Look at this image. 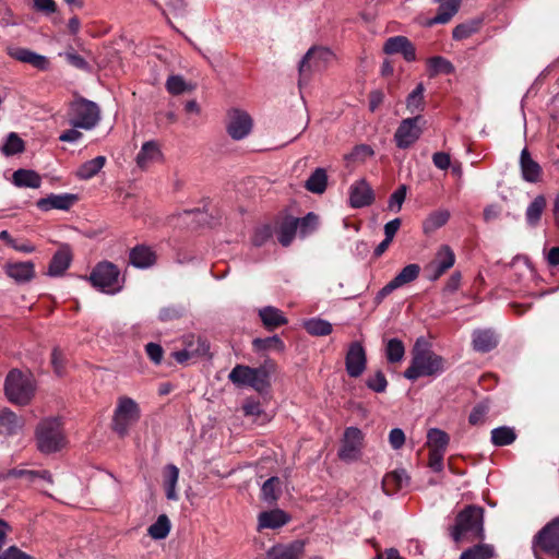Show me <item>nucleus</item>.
<instances>
[{"mask_svg":"<svg viewBox=\"0 0 559 559\" xmlns=\"http://www.w3.org/2000/svg\"><path fill=\"white\" fill-rule=\"evenodd\" d=\"M449 531L455 543L484 538V509L474 504L466 506L457 513Z\"/></svg>","mask_w":559,"mask_h":559,"instance_id":"1","label":"nucleus"},{"mask_svg":"<svg viewBox=\"0 0 559 559\" xmlns=\"http://www.w3.org/2000/svg\"><path fill=\"white\" fill-rule=\"evenodd\" d=\"M35 441L37 450L43 454L62 450L67 444V438L61 418H43L35 428Z\"/></svg>","mask_w":559,"mask_h":559,"instance_id":"2","label":"nucleus"},{"mask_svg":"<svg viewBox=\"0 0 559 559\" xmlns=\"http://www.w3.org/2000/svg\"><path fill=\"white\" fill-rule=\"evenodd\" d=\"M3 389L10 403L26 406L34 399L37 386L31 374H26L19 369H12L5 377Z\"/></svg>","mask_w":559,"mask_h":559,"instance_id":"3","label":"nucleus"},{"mask_svg":"<svg viewBox=\"0 0 559 559\" xmlns=\"http://www.w3.org/2000/svg\"><path fill=\"white\" fill-rule=\"evenodd\" d=\"M98 292L107 295L120 293L124 286L126 278L121 275L119 267L109 261L98 262L88 276H84Z\"/></svg>","mask_w":559,"mask_h":559,"instance_id":"4","label":"nucleus"},{"mask_svg":"<svg viewBox=\"0 0 559 559\" xmlns=\"http://www.w3.org/2000/svg\"><path fill=\"white\" fill-rule=\"evenodd\" d=\"M445 370V360L432 350H419L414 353L409 367L404 371V377L415 381L420 377H437Z\"/></svg>","mask_w":559,"mask_h":559,"instance_id":"5","label":"nucleus"},{"mask_svg":"<svg viewBox=\"0 0 559 559\" xmlns=\"http://www.w3.org/2000/svg\"><path fill=\"white\" fill-rule=\"evenodd\" d=\"M271 369L266 365L251 368L245 365H237L228 374V379L237 386H250L259 393L270 389Z\"/></svg>","mask_w":559,"mask_h":559,"instance_id":"6","label":"nucleus"},{"mask_svg":"<svg viewBox=\"0 0 559 559\" xmlns=\"http://www.w3.org/2000/svg\"><path fill=\"white\" fill-rule=\"evenodd\" d=\"M141 409L139 404L129 396H120L114 411L111 427L119 437H126L130 428L139 421Z\"/></svg>","mask_w":559,"mask_h":559,"instance_id":"7","label":"nucleus"},{"mask_svg":"<svg viewBox=\"0 0 559 559\" xmlns=\"http://www.w3.org/2000/svg\"><path fill=\"white\" fill-rule=\"evenodd\" d=\"M69 117L72 127L92 130L100 120V109L96 103L80 97L70 104Z\"/></svg>","mask_w":559,"mask_h":559,"instance_id":"8","label":"nucleus"},{"mask_svg":"<svg viewBox=\"0 0 559 559\" xmlns=\"http://www.w3.org/2000/svg\"><path fill=\"white\" fill-rule=\"evenodd\" d=\"M170 224L176 228L197 231L205 227H215L219 224V217H215L206 211L189 210L173 216Z\"/></svg>","mask_w":559,"mask_h":559,"instance_id":"9","label":"nucleus"},{"mask_svg":"<svg viewBox=\"0 0 559 559\" xmlns=\"http://www.w3.org/2000/svg\"><path fill=\"white\" fill-rule=\"evenodd\" d=\"M334 55L325 47H312L310 48L304 58L300 60L298 66L299 71V86L308 79L307 72L309 71H321L332 61Z\"/></svg>","mask_w":559,"mask_h":559,"instance_id":"10","label":"nucleus"},{"mask_svg":"<svg viewBox=\"0 0 559 559\" xmlns=\"http://www.w3.org/2000/svg\"><path fill=\"white\" fill-rule=\"evenodd\" d=\"M425 122L421 115L403 119L394 133L396 146L406 150L416 143L423 133Z\"/></svg>","mask_w":559,"mask_h":559,"instance_id":"11","label":"nucleus"},{"mask_svg":"<svg viewBox=\"0 0 559 559\" xmlns=\"http://www.w3.org/2000/svg\"><path fill=\"white\" fill-rule=\"evenodd\" d=\"M227 132L234 140L245 139L252 130L253 121L250 115L241 109L233 108L227 114Z\"/></svg>","mask_w":559,"mask_h":559,"instance_id":"12","label":"nucleus"},{"mask_svg":"<svg viewBox=\"0 0 559 559\" xmlns=\"http://www.w3.org/2000/svg\"><path fill=\"white\" fill-rule=\"evenodd\" d=\"M454 263L455 254L450 247L440 249L435 258L425 266L427 280L430 282L438 281Z\"/></svg>","mask_w":559,"mask_h":559,"instance_id":"13","label":"nucleus"},{"mask_svg":"<svg viewBox=\"0 0 559 559\" xmlns=\"http://www.w3.org/2000/svg\"><path fill=\"white\" fill-rule=\"evenodd\" d=\"M364 435L356 427H348L344 432L342 445L338 450L341 460L352 462L360 456L362 449Z\"/></svg>","mask_w":559,"mask_h":559,"instance_id":"14","label":"nucleus"},{"mask_svg":"<svg viewBox=\"0 0 559 559\" xmlns=\"http://www.w3.org/2000/svg\"><path fill=\"white\" fill-rule=\"evenodd\" d=\"M12 478L23 479L27 485H35L38 481L45 483L49 486L53 485L52 475L49 471L26 469L23 465L0 472V481H5Z\"/></svg>","mask_w":559,"mask_h":559,"instance_id":"15","label":"nucleus"},{"mask_svg":"<svg viewBox=\"0 0 559 559\" xmlns=\"http://www.w3.org/2000/svg\"><path fill=\"white\" fill-rule=\"evenodd\" d=\"M367 367V355L364 346L359 342L349 344L345 356L346 372L352 378L360 377Z\"/></svg>","mask_w":559,"mask_h":559,"instance_id":"16","label":"nucleus"},{"mask_svg":"<svg viewBox=\"0 0 559 559\" xmlns=\"http://www.w3.org/2000/svg\"><path fill=\"white\" fill-rule=\"evenodd\" d=\"M210 350V344L201 336L191 335L186 342V348L175 352L174 358L179 364L188 361L192 357L206 356Z\"/></svg>","mask_w":559,"mask_h":559,"instance_id":"17","label":"nucleus"},{"mask_svg":"<svg viewBox=\"0 0 559 559\" xmlns=\"http://www.w3.org/2000/svg\"><path fill=\"white\" fill-rule=\"evenodd\" d=\"M305 554V542L294 540L289 544L272 546L265 554V559H300Z\"/></svg>","mask_w":559,"mask_h":559,"instance_id":"18","label":"nucleus"},{"mask_svg":"<svg viewBox=\"0 0 559 559\" xmlns=\"http://www.w3.org/2000/svg\"><path fill=\"white\" fill-rule=\"evenodd\" d=\"M8 55L20 62L31 64L41 71L49 68V61L45 56L27 48L10 47L8 48Z\"/></svg>","mask_w":559,"mask_h":559,"instance_id":"19","label":"nucleus"},{"mask_svg":"<svg viewBox=\"0 0 559 559\" xmlns=\"http://www.w3.org/2000/svg\"><path fill=\"white\" fill-rule=\"evenodd\" d=\"M373 201V191L366 180H359L349 188V204L352 207L359 209L371 204Z\"/></svg>","mask_w":559,"mask_h":559,"instance_id":"20","label":"nucleus"},{"mask_svg":"<svg viewBox=\"0 0 559 559\" xmlns=\"http://www.w3.org/2000/svg\"><path fill=\"white\" fill-rule=\"evenodd\" d=\"M72 260V252L68 248L57 250L52 255L45 274L49 277L63 276L66 271L70 267Z\"/></svg>","mask_w":559,"mask_h":559,"instance_id":"21","label":"nucleus"},{"mask_svg":"<svg viewBox=\"0 0 559 559\" xmlns=\"http://www.w3.org/2000/svg\"><path fill=\"white\" fill-rule=\"evenodd\" d=\"M290 520V516L281 509H274L270 511H263L258 516V527L257 530L260 532L264 528L276 530L285 524H287Z\"/></svg>","mask_w":559,"mask_h":559,"instance_id":"22","label":"nucleus"},{"mask_svg":"<svg viewBox=\"0 0 559 559\" xmlns=\"http://www.w3.org/2000/svg\"><path fill=\"white\" fill-rule=\"evenodd\" d=\"M498 336L490 329H478L472 334L473 349L478 353H488L497 347Z\"/></svg>","mask_w":559,"mask_h":559,"instance_id":"23","label":"nucleus"},{"mask_svg":"<svg viewBox=\"0 0 559 559\" xmlns=\"http://www.w3.org/2000/svg\"><path fill=\"white\" fill-rule=\"evenodd\" d=\"M76 201V195L70 193L50 194L47 198L39 199L37 206L41 211H50L52 209L68 211Z\"/></svg>","mask_w":559,"mask_h":559,"instance_id":"24","label":"nucleus"},{"mask_svg":"<svg viewBox=\"0 0 559 559\" xmlns=\"http://www.w3.org/2000/svg\"><path fill=\"white\" fill-rule=\"evenodd\" d=\"M130 264L136 269L152 267L157 261V254L152 247H132L129 252Z\"/></svg>","mask_w":559,"mask_h":559,"instance_id":"25","label":"nucleus"},{"mask_svg":"<svg viewBox=\"0 0 559 559\" xmlns=\"http://www.w3.org/2000/svg\"><path fill=\"white\" fill-rule=\"evenodd\" d=\"M520 167L522 178L526 182L536 183L540 181L542 178V167L537 162H535L527 148H523L520 156Z\"/></svg>","mask_w":559,"mask_h":559,"instance_id":"26","label":"nucleus"},{"mask_svg":"<svg viewBox=\"0 0 559 559\" xmlns=\"http://www.w3.org/2000/svg\"><path fill=\"white\" fill-rule=\"evenodd\" d=\"M162 152L156 141H147L143 143L136 155V164L140 168H146L153 163L162 159Z\"/></svg>","mask_w":559,"mask_h":559,"instance_id":"27","label":"nucleus"},{"mask_svg":"<svg viewBox=\"0 0 559 559\" xmlns=\"http://www.w3.org/2000/svg\"><path fill=\"white\" fill-rule=\"evenodd\" d=\"M435 2L439 3V9L429 25L448 23L457 13L461 4V0H435Z\"/></svg>","mask_w":559,"mask_h":559,"instance_id":"28","label":"nucleus"},{"mask_svg":"<svg viewBox=\"0 0 559 559\" xmlns=\"http://www.w3.org/2000/svg\"><path fill=\"white\" fill-rule=\"evenodd\" d=\"M259 317L267 330H273L287 323V319L280 309L266 306L259 310Z\"/></svg>","mask_w":559,"mask_h":559,"instance_id":"29","label":"nucleus"},{"mask_svg":"<svg viewBox=\"0 0 559 559\" xmlns=\"http://www.w3.org/2000/svg\"><path fill=\"white\" fill-rule=\"evenodd\" d=\"M298 235L297 218L293 216L284 217L277 228V239L281 245H289Z\"/></svg>","mask_w":559,"mask_h":559,"instance_id":"30","label":"nucleus"},{"mask_svg":"<svg viewBox=\"0 0 559 559\" xmlns=\"http://www.w3.org/2000/svg\"><path fill=\"white\" fill-rule=\"evenodd\" d=\"M164 488L168 500H178L176 486L179 478V468L175 464H167L163 469Z\"/></svg>","mask_w":559,"mask_h":559,"instance_id":"31","label":"nucleus"},{"mask_svg":"<svg viewBox=\"0 0 559 559\" xmlns=\"http://www.w3.org/2000/svg\"><path fill=\"white\" fill-rule=\"evenodd\" d=\"M23 426L22 419L12 411L5 408L0 412V433L15 435Z\"/></svg>","mask_w":559,"mask_h":559,"instance_id":"32","label":"nucleus"},{"mask_svg":"<svg viewBox=\"0 0 559 559\" xmlns=\"http://www.w3.org/2000/svg\"><path fill=\"white\" fill-rule=\"evenodd\" d=\"M7 274L16 282H28L34 277V264L32 262H16L7 265Z\"/></svg>","mask_w":559,"mask_h":559,"instance_id":"33","label":"nucleus"},{"mask_svg":"<svg viewBox=\"0 0 559 559\" xmlns=\"http://www.w3.org/2000/svg\"><path fill=\"white\" fill-rule=\"evenodd\" d=\"M12 181L16 187L20 188H39L41 183L40 176L29 169H17L13 173Z\"/></svg>","mask_w":559,"mask_h":559,"instance_id":"34","label":"nucleus"},{"mask_svg":"<svg viewBox=\"0 0 559 559\" xmlns=\"http://www.w3.org/2000/svg\"><path fill=\"white\" fill-rule=\"evenodd\" d=\"M450 218V212L445 209H439L431 212L423 223V230L426 235L435 233L447 224Z\"/></svg>","mask_w":559,"mask_h":559,"instance_id":"35","label":"nucleus"},{"mask_svg":"<svg viewBox=\"0 0 559 559\" xmlns=\"http://www.w3.org/2000/svg\"><path fill=\"white\" fill-rule=\"evenodd\" d=\"M546 198L539 194L528 204L525 211V219L530 226H536L540 222L542 215L546 209Z\"/></svg>","mask_w":559,"mask_h":559,"instance_id":"36","label":"nucleus"},{"mask_svg":"<svg viewBox=\"0 0 559 559\" xmlns=\"http://www.w3.org/2000/svg\"><path fill=\"white\" fill-rule=\"evenodd\" d=\"M106 157L96 156L85 163H83L76 170L75 175L79 179L88 180L96 176L105 166Z\"/></svg>","mask_w":559,"mask_h":559,"instance_id":"37","label":"nucleus"},{"mask_svg":"<svg viewBox=\"0 0 559 559\" xmlns=\"http://www.w3.org/2000/svg\"><path fill=\"white\" fill-rule=\"evenodd\" d=\"M420 273V266L412 263L403 267L390 282L397 289L406 284L414 282Z\"/></svg>","mask_w":559,"mask_h":559,"instance_id":"38","label":"nucleus"},{"mask_svg":"<svg viewBox=\"0 0 559 559\" xmlns=\"http://www.w3.org/2000/svg\"><path fill=\"white\" fill-rule=\"evenodd\" d=\"M328 185V176L323 168H317L307 179L305 187L308 191L321 194L325 191Z\"/></svg>","mask_w":559,"mask_h":559,"instance_id":"39","label":"nucleus"},{"mask_svg":"<svg viewBox=\"0 0 559 559\" xmlns=\"http://www.w3.org/2000/svg\"><path fill=\"white\" fill-rule=\"evenodd\" d=\"M450 442L449 435L439 429V428H430L427 432V445L429 450H438V451H447V448Z\"/></svg>","mask_w":559,"mask_h":559,"instance_id":"40","label":"nucleus"},{"mask_svg":"<svg viewBox=\"0 0 559 559\" xmlns=\"http://www.w3.org/2000/svg\"><path fill=\"white\" fill-rule=\"evenodd\" d=\"M516 439V433L513 428L508 426L497 427L491 430V442L496 447H506L513 443Z\"/></svg>","mask_w":559,"mask_h":559,"instance_id":"41","label":"nucleus"},{"mask_svg":"<svg viewBox=\"0 0 559 559\" xmlns=\"http://www.w3.org/2000/svg\"><path fill=\"white\" fill-rule=\"evenodd\" d=\"M495 557L493 546L479 544L463 551L460 559H495Z\"/></svg>","mask_w":559,"mask_h":559,"instance_id":"42","label":"nucleus"},{"mask_svg":"<svg viewBox=\"0 0 559 559\" xmlns=\"http://www.w3.org/2000/svg\"><path fill=\"white\" fill-rule=\"evenodd\" d=\"M424 93V84L418 83L412 93L406 97V108L411 114L421 112L425 109Z\"/></svg>","mask_w":559,"mask_h":559,"instance_id":"43","label":"nucleus"},{"mask_svg":"<svg viewBox=\"0 0 559 559\" xmlns=\"http://www.w3.org/2000/svg\"><path fill=\"white\" fill-rule=\"evenodd\" d=\"M481 20L475 19L461 23L453 28L452 36L455 40H462L471 37L480 29Z\"/></svg>","mask_w":559,"mask_h":559,"instance_id":"44","label":"nucleus"},{"mask_svg":"<svg viewBox=\"0 0 559 559\" xmlns=\"http://www.w3.org/2000/svg\"><path fill=\"white\" fill-rule=\"evenodd\" d=\"M280 485L281 480L276 476L270 477L267 480H265L261 488L262 500L267 503L275 502L280 497Z\"/></svg>","mask_w":559,"mask_h":559,"instance_id":"45","label":"nucleus"},{"mask_svg":"<svg viewBox=\"0 0 559 559\" xmlns=\"http://www.w3.org/2000/svg\"><path fill=\"white\" fill-rule=\"evenodd\" d=\"M306 331L314 336H325L331 334L333 328L332 324L320 318H312L304 323Z\"/></svg>","mask_w":559,"mask_h":559,"instance_id":"46","label":"nucleus"},{"mask_svg":"<svg viewBox=\"0 0 559 559\" xmlns=\"http://www.w3.org/2000/svg\"><path fill=\"white\" fill-rule=\"evenodd\" d=\"M405 355V346L400 338H390L385 345V357L390 364L402 361Z\"/></svg>","mask_w":559,"mask_h":559,"instance_id":"47","label":"nucleus"},{"mask_svg":"<svg viewBox=\"0 0 559 559\" xmlns=\"http://www.w3.org/2000/svg\"><path fill=\"white\" fill-rule=\"evenodd\" d=\"M169 531L170 521L165 514L159 515L147 530L148 535L154 539H164L169 534Z\"/></svg>","mask_w":559,"mask_h":559,"instance_id":"48","label":"nucleus"},{"mask_svg":"<svg viewBox=\"0 0 559 559\" xmlns=\"http://www.w3.org/2000/svg\"><path fill=\"white\" fill-rule=\"evenodd\" d=\"M428 67L430 74L437 75V74H451L454 72L453 64L445 58L437 56L432 57L428 60Z\"/></svg>","mask_w":559,"mask_h":559,"instance_id":"49","label":"nucleus"},{"mask_svg":"<svg viewBox=\"0 0 559 559\" xmlns=\"http://www.w3.org/2000/svg\"><path fill=\"white\" fill-rule=\"evenodd\" d=\"M374 152L368 144L356 145L350 153L344 156L347 163H364L367 158L373 156Z\"/></svg>","mask_w":559,"mask_h":559,"instance_id":"50","label":"nucleus"},{"mask_svg":"<svg viewBox=\"0 0 559 559\" xmlns=\"http://www.w3.org/2000/svg\"><path fill=\"white\" fill-rule=\"evenodd\" d=\"M298 223V235L304 238L310 234H312L319 224L318 216L310 212L302 218H297Z\"/></svg>","mask_w":559,"mask_h":559,"instance_id":"51","label":"nucleus"},{"mask_svg":"<svg viewBox=\"0 0 559 559\" xmlns=\"http://www.w3.org/2000/svg\"><path fill=\"white\" fill-rule=\"evenodd\" d=\"M490 409L488 401H481L478 404H476L469 416H468V423L472 426H478L483 425L486 420V416Z\"/></svg>","mask_w":559,"mask_h":559,"instance_id":"52","label":"nucleus"},{"mask_svg":"<svg viewBox=\"0 0 559 559\" xmlns=\"http://www.w3.org/2000/svg\"><path fill=\"white\" fill-rule=\"evenodd\" d=\"M252 345L255 350H267L271 348L284 350L285 347L283 341L277 335L269 336L265 338H254L252 341Z\"/></svg>","mask_w":559,"mask_h":559,"instance_id":"53","label":"nucleus"},{"mask_svg":"<svg viewBox=\"0 0 559 559\" xmlns=\"http://www.w3.org/2000/svg\"><path fill=\"white\" fill-rule=\"evenodd\" d=\"M166 90L171 95H181L186 91L192 90L181 75H170L166 81Z\"/></svg>","mask_w":559,"mask_h":559,"instance_id":"54","label":"nucleus"},{"mask_svg":"<svg viewBox=\"0 0 559 559\" xmlns=\"http://www.w3.org/2000/svg\"><path fill=\"white\" fill-rule=\"evenodd\" d=\"M187 312V309L181 305H171L160 309L158 319L162 322H170L182 318Z\"/></svg>","mask_w":559,"mask_h":559,"instance_id":"55","label":"nucleus"},{"mask_svg":"<svg viewBox=\"0 0 559 559\" xmlns=\"http://www.w3.org/2000/svg\"><path fill=\"white\" fill-rule=\"evenodd\" d=\"M23 150L24 143L22 139L13 132L7 136V140L2 146V152L8 156L21 153Z\"/></svg>","mask_w":559,"mask_h":559,"instance_id":"56","label":"nucleus"},{"mask_svg":"<svg viewBox=\"0 0 559 559\" xmlns=\"http://www.w3.org/2000/svg\"><path fill=\"white\" fill-rule=\"evenodd\" d=\"M366 385L376 393H382L386 390L388 381L384 373L378 370L373 376L367 378Z\"/></svg>","mask_w":559,"mask_h":559,"instance_id":"57","label":"nucleus"},{"mask_svg":"<svg viewBox=\"0 0 559 559\" xmlns=\"http://www.w3.org/2000/svg\"><path fill=\"white\" fill-rule=\"evenodd\" d=\"M407 188L405 185L400 186L389 199V209L392 212H400L406 198Z\"/></svg>","mask_w":559,"mask_h":559,"instance_id":"58","label":"nucleus"},{"mask_svg":"<svg viewBox=\"0 0 559 559\" xmlns=\"http://www.w3.org/2000/svg\"><path fill=\"white\" fill-rule=\"evenodd\" d=\"M409 40L404 36H394L386 39L383 50L388 55L400 53L403 46L406 45Z\"/></svg>","mask_w":559,"mask_h":559,"instance_id":"59","label":"nucleus"},{"mask_svg":"<svg viewBox=\"0 0 559 559\" xmlns=\"http://www.w3.org/2000/svg\"><path fill=\"white\" fill-rule=\"evenodd\" d=\"M60 56H63L66 61L76 69L84 70V71L90 70L88 62L82 56L76 53L74 50L66 51L64 53H60Z\"/></svg>","mask_w":559,"mask_h":559,"instance_id":"60","label":"nucleus"},{"mask_svg":"<svg viewBox=\"0 0 559 559\" xmlns=\"http://www.w3.org/2000/svg\"><path fill=\"white\" fill-rule=\"evenodd\" d=\"M445 452L438 450H429L428 466L436 473L443 469V457Z\"/></svg>","mask_w":559,"mask_h":559,"instance_id":"61","label":"nucleus"},{"mask_svg":"<svg viewBox=\"0 0 559 559\" xmlns=\"http://www.w3.org/2000/svg\"><path fill=\"white\" fill-rule=\"evenodd\" d=\"M462 283V274L460 271H455L451 274V276L448 278L447 283L444 284V287L442 289L443 294L452 295L455 292L459 290Z\"/></svg>","mask_w":559,"mask_h":559,"instance_id":"62","label":"nucleus"},{"mask_svg":"<svg viewBox=\"0 0 559 559\" xmlns=\"http://www.w3.org/2000/svg\"><path fill=\"white\" fill-rule=\"evenodd\" d=\"M401 226V219L394 218L384 225V239L379 245H390Z\"/></svg>","mask_w":559,"mask_h":559,"instance_id":"63","label":"nucleus"},{"mask_svg":"<svg viewBox=\"0 0 559 559\" xmlns=\"http://www.w3.org/2000/svg\"><path fill=\"white\" fill-rule=\"evenodd\" d=\"M0 559H34L32 556L19 549L16 546H11L2 554H0Z\"/></svg>","mask_w":559,"mask_h":559,"instance_id":"64","label":"nucleus"}]
</instances>
